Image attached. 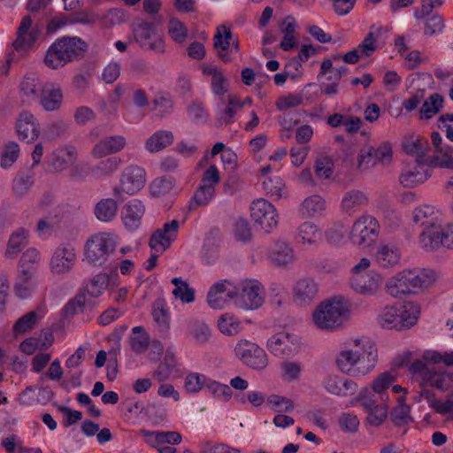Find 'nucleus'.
<instances>
[{"label":"nucleus","instance_id":"62","mask_svg":"<svg viewBox=\"0 0 453 453\" xmlns=\"http://www.w3.org/2000/svg\"><path fill=\"white\" fill-rule=\"evenodd\" d=\"M109 278L104 273H99L94 276L88 283L86 289L88 294L92 297L100 296L107 288Z\"/></svg>","mask_w":453,"mask_h":453},{"label":"nucleus","instance_id":"28","mask_svg":"<svg viewBox=\"0 0 453 453\" xmlns=\"http://www.w3.org/2000/svg\"><path fill=\"white\" fill-rule=\"evenodd\" d=\"M319 286L313 279H300L293 289V298L298 305H308L312 303L318 296Z\"/></svg>","mask_w":453,"mask_h":453},{"label":"nucleus","instance_id":"60","mask_svg":"<svg viewBox=\"0 0 453 453\" xmlns=\"http://www.w3.org/2000/svg\"><path fill=\"white\" fill-rule=\"evenodd\" d=\"M173 188V181L171 178H156L150 184V193L152 196L160 197L168 195Z\"/></svg>","mask_w":453,"mask_h":453},{"label":"nucleus","instance_id":"20","mask_svg":"<svg viewBox=\"0 0 453 453\" xmlns=\"http://www.w3.org/2000/svg\"><path fill=\"white\" fill-rule=\"evenodd\" d=\"M322 384L327 393L339 397L353 395L357 391V384L354 380L337 374L326 376Z\"/></svg>","mask_w":453,"mask_h":453},{"label":"nucleus","instance_id":"31","mask_svg":"<svg viewBox=\"0 0 453 453\" xmlns=\"http://www.w3.org/2000/svg\"><path fill=\"white\" fill-rule=\"evenodd\" d=\"M430 176L429 168L419 162H416L402 173L399 180L403 187L413 188L424 183Z\"/></svg>","mask_w":453,"mask_h":453},{"label":"nucleus","instance_id":"53","mask_svg":"<svg viewBox=\"0 0 453 453\" xmlns=\"http://www.w3.org/2000/svg\"><path fill=\"white\" fill-rule=\"evenodd\" d=\"M42 318V314L32 311L19 319L13 326V331L16 335L22 334L34 328L36 322Z\"/></svg>","mask_w":453,"mask_h":453},{"label":"nucleus","instance_id":"42","mask_svg":"<svg viewBox=\"0 0 453 453\" xmlns=\"http://www.w3.org/2000/svg\"><path fill=\"white\" fill-rule=\"evenodd\" d=\"M19 88L24 96L37 98L42 88L39 75L33 72L27 73L20 82Z\"/></svg>","mask_w":453,"mask_h":453},{"label":"nucleus","instance_id":"50","mask_svg":"<svg viewBox=\"0 0 453 453\" xmlns=\"http://www.w3.org/2000/svg\"><path fill=\"white\" fill-rule=\"evenodd\" d=\"M218 327L223 334L228 336L236 335L242 331L240 319L232 313L221 315L218 320Z\"/></svg>","mask_w":453,"mask_h":453},{"label":"nucleus","instance_id":"33","mask_svg":"<svg viewBox=\"0 0 453 453\" xmlns=\"http://www.w3.org/2000/svg\"><path fill=\"white\" fill-rule=\"evenodd\" d=\"M440 216V211L429 204L420 205L413 211V220L424 226L423 230H426L432 226H438Z\"/></svg>","mask_w":453,"mask_h":453},{"label":"nucleus","instance_id":"21","mask_svg":"<svg viewBox=\"0 0 453 453\" xmlns=\"http://www.w3.org/2000/svg\"><path fill=\"white\" fill-rule=\"evenodd\" d=\"M235 295L234 285L226 280H220L212 285L207 295V303L213 309H223L227 300H233Z\"/></svg>","mask_w":453,"mask_h":453},{"label":"nucleus","instance_id":"16","mask_svg":"<svg viewBox=\"0 0 453 453\" xmlns=\"http://www.w3.org/2000/svg\"><path fill=\"white\" fill-rule=\"evenodd\" d=\"M76 261L77 255L74 247L68 243H63L54 250L49 268L53 275L64 276L72 272Z\"/></svg>","mask_w":453,"mask_h":453},{"label":"nucleus","instance_id":"46","mask_svg":"<svg viewBox=\"0 0 453 453\" xmlns=\"http://www.w3.org/2000/svg\"><path fill=\"white\" fill-rule=\"evenodd\" d=\"M443 102L444 99L440 94H432L421 105L419 118L421 119H432L442 109Z\"/></svg>","mask_w":453,"mask_h":453},{"label":"nucleus","instance_id":"18","mask_svg":"<svg viewBox=\"0 0 453 453\" xmlns=\"http://www.w3.org/2000/svg\"><path fill=\"white\" fill-rule=\"evenodd\" d=\"M214 47L218 51L219 58L226 62H232L234 56L240 51L238 40H233L230 27L221 25L217 28L214 35Z\"/></svg>","mask_w":453,"mask_h":453},{"label":"nucleus","instance_id":"48","mask_svg":"<svg viewBox=\"0 0 453 453\" xmlns=\"http://www.w3.org/2000/svg\"><path fill=\"white\" fill-rule=\"evenodd\" d=\"M171 282L174 285L172 293L182 303H190L195 300V290L180 277L173 278Z\"/></svg>","mask_w":453,"mask_h":453},{"label":"nucleus","instance_id":"40","mask_svg":"<svg viewBox=\"0 0 453 453\" xmlns=\"http://www.w3.org/2000/svg\"><path fill=\"white\" fill-rule=\"evenodd\" d=\"M28 230L20 227L14 231L10 238L7 244V249L5 251V255L8 257H14L17 254H19L21 250L27 245L28 243Z\"/></svg>","mask_w":453,"mask_h":453},{"label":"nucleus","instance_id":"52","mask_svg":"<svg viewBox=\"0 0 453 453\" xmlns=\"http://www.w3.org/2000/svg\"><path fill=\"white\" fill-rule=\"evenodd\" d=\"M367 412L366 423L373 427L382 425L388 418V403H381L374 405L371 409H364Z\"/></svg>","mask_w":453,"mask_h":453},{"label":"nucleus","instance_id":"3","mask_svg":"<svg viewBox=\"0 0 453 453\" xmlns=\"http://www.w3.org/2000/svg\"><path fill=\"white\" fill-rule=\"evenodd\" d=\"M350 313L349 301L334 296L321 302L312 313L314 325L321 330L334 331L343 326Z\"/></svg>","mask_w":453,"mask_h":453},{"label":"nucleus","instance_id":"47","mask_svg":"<svg viewBox=\"0 0 453 453\" xmlns=\"http://www.w3.org/2000/svg\"><path fill=\"white\" fill-rule=\"evenodd\" d=\"M150 336L143 326H134L129 337V344L134 352L136 354L143 353L150 346Z\"/></svg>","mask_w":453,"mask_h":453},{"label":"nucleus","instance_id":"32","mask_svg":"<svg viewBox=\"0 0 453 453\" xmlns=\"http://www.w3.org/2000/svg\"><path fill=\"white\" fill-rule=\"evenodd\" d=\"M326 209V202L319 195L306 197L300 204L299 211L304 218L322 216Z\"/></svg>","mask_w":453,"mask_h":453},{"label":"nucleus","instance_id":"10","mask_svg":"<svg viewBox=\"0 0 453 453\" xmlns=\"http://www.w3.org/2000/svg\"><path fill=\"white\" fill-rule=\"evenodd\" d=\"M146 183V170L136 164H130L121 171L119 182L113 187L112 193L116 197H121L123 195L134 196L140 192Z\"/></svg>","mask_w":453,"mask_h":453},{"label":"nucleus","instance_id":"14","mask_svg":"<svg viewBox=\"0 0 453 453\" xmlns=\"http://www.w3.org/2000/svg\"><path fill=\"white\" fill-rule=\"evenodd\" d=\"M132 31L134 41L141 48L159 54L165 52V41L151 23L137 20L133 23Z\"/></svg>","mask_w":453,"mask_h":453},{"label":"nucleus","instance_id":"45","mask_svg":"<svg viewBox=\"0 0 453 453\" xmlns=\"http://www.w3.org/2000/svg\"><path fill=\"white\" fill-rule=\"evenodd\" d=\"M419 396L429 400L430 407L437 413L441 415L449 414L451 419H453V395L448 397L446 401L442 402L440 399L434 398V394L431 391L423 389L420 392Z\"/></svg>","mask_w":453,"mask_h":453},{"label":"nucleus","instance_id":"63","mask_svg":"<svg viewBox=\"0 0 453 453\" xmlns=\"http://www.w3.org/2000/svg\"><path fill=\"white\" fill-rule=\"evenodd\" d=\"M34 184V176L29 173H19L12 183L13 193L17 196L27 194Z\"/></svg>","mask_w":453,"mask_h":453},{"label":"nucleus","instance_id":"36","mask_svg":"<svg viewBox=\"0 0 453 453\" xmlns=\"http://www.w3.org/2000/svg\"><path fill=\"white\" fill-rule=\"evenodd\" d=\"M322 238V233L318 226L311 222H303L297 228L296 234V242L303 246L314 245Z\"/></svg>","mask_w":453,"mask_h":453},{"label":"nucleus","instance_id":"39","mask_svg":"<svg viewBox=\"0 0 453 453\" xmlns=\"http://www.w3.org/2000/svg\"><path fill=\"white\" fill-rule=\"evenodd\" d=\"M119 205L113 198L101 199L95 206L96 218L102 222L112 221L118 213Z\"/></svg>","mask_w":453,"mask_h":453},{"label":"nucleus","instance_id":"37","mask_svg":"<svg viewBox=\"0 0 453 453\" xmlns=\"http://www.w3.org/2000/svg\"><path fill=\"white\" fill-rule=\"evenodd\" d=\"M203 73L211 76V88L215 95L222 96L227 92L228 81L220 69L212 65L204 66Z\"/></svg>","mask_w":453,"mask_h":453},{"label":"nucleus","instance_id":"12","mask_svg":"<svg viewBox=\"0 0 453 453\" xmlns=\"http://www.w3.org/2000/svg\"><path fill=\"white\" fill-rule=\"evenodd\" d=\"M392 158L393 150L389 142H383L376 148L365 145L360 149L357 156V168L360 171H366L377 165H388Z\"/></svg>","mask_w":453,"mask_h":453},{"label":"nucleus","instance_id":"19","mask_svg":"<svg viewBox=\"0 0 453 453\" xmlns=\"http://www.w3.org/2000/svg\"><path fill=\"white\" fill-rule=\"evenodd\" d=\"M180 229V221L173 219L157 229L150 239V247L157 253H163L176 240Z\"/></svg>","mask_w":453,"mask_h":453},{"label":"nucleus","instance_id":"15","mask_svg":"<svg viewBox=\"0 0 453 453\" xmlns=\"http://www.w3.org/2000/svg\"><path fill=\"white\" fill-rule=\"evenodd\" d=\"M234 354L245 365L263 370L268 365L267 355L257 343L241 339L234 347Z\"/></svg>","mask_w":453,"mask_h":453},{"label":"nucleus","instance_id":"24","mask_svg":"<svg viewBox=\"0 0 453 453\" xmlns=\"http://www.w3.org/2000/svg\"><path fill=\"white\" fill-rule=\"evenodd\" d=\"M38 30L33 27V20L30 16H25L17 31V38L13 42V47L18 51L30 49L38 37Z\"/></svg>","mask_w":453,"mask_h":453},{"label":"nucleus","instance_id":"64","mask_svg":"<svg viewBox=\"0 0 453 453\" xmlns=\"http://www.w3.org/2000/svg\"><path fill=\"white\" fill-rule=\"evenodd\" d=\"M200 449L202 453H241V450L237 448L231 447L224 442L212 441H202Z\"/></svg>","mask_w":453,"mask_h":453},{"label":"nucleus","instance_id":"29","mask_svg":"<svg viewBox=\"0 0 453 453\" xmlns=\"http://www.w3.org/2000/svg\"><path fill=\"white\" fill-rule=\"evenodd\" d=\"M268 259L275 266L285 267L296 260L291 245L283 241H277L268 251Z\"/></svg>","mask_w":453,"mask_h":453},{"label":"nucleus","instance_id":"35","mask_svg":"<svg viewBox=\"0 0 453 453\" xmlns=\"http://www.w3.org/2000/svg\"><path fill=\"white\" fill-rule=\"evenodd\" d=\"M296 22L293 16H287L281 22L280 32L283 38L280 47L284 51H288L297 46V38L296 35Z\"/></svg>","mask_w":453,"mask_h":453},{"label":"nucleus","instance_id":"17","mask_svg":"<svg viewBox=\"0 0 453 453\" xmlns=\"http://www.w3.org/2000/svg\"><path fill=\"white\" fill-rule=\"evenodd\" d=\"M266 348L271 354L282 358L298 353L301 349V342L295 334L280 332L268 339Z\"/></svg>","mask_w":453,"mask_h":453},{"label":"nucleus","instance_id":"11","mask_svg":"<svg viewBox=\"0 0 453 453\" xmlns=\"http://www.w3.org/2000/svg\"><path fill=\"white\" fill-rule=\"evenodd\" d=\"M234 303L243 310H257L265 302V289L257 280L245 279L234 285Z\"/></svg>","mask_w":453,"mask_h":453},{"label":"nucleus","instance_id":"13","mask_svg":"<svg viewBox=\"0 0 453 453\" xmlns=\"http://www.w3.org/2000/svg\"><path fill=\"white\" fill-rule=\"evenodd\" d=\"M250 218L255 226L265 233H272L278 226L279 214L273 203L265 199L255 200L250 205Z\"/></svg>","mask_w":453,"mask_h":453},{"label":"nucleus","instance_id":"58","mask_svg":"<svg viewBox=\"0 0 453 453\" xmlns=\"http://www.w3.org/2000/svg\"><path fill=\"white\" fill-rule=\"evenodd\" d=\"M170 37L179 44L183 43L188 38V28L183 22L176 18L170 19L167 26Z\"/></svg>","mask_w":453,"mask_h":453},{"label":"nucleus","instance_id":"43","mask_svg":"<svg viewBox=\"0 0 453 453\" xmlns=\"http://www.w3.org/2000/svg\"><path fill=\"white\" fill-rule=\"evenodd\" d=\"M403 150L411 156L421 157L429 150V142L427 139L420 135H413L405 138L403 142Z\"/></svg>","mask_w":453,"mask_h":453},{"label":"nucleus","instance_id":"2","mask_svg":"<svg viewBox=\"0 0 453 453\" xmlns=\"http://www.w3.org/2000/svg\"><path fill=\"white\" fill-rule=\"evenodd\" d=\"M435 281L434 273L425 269H404L386 283V290L393 297L418 294Z\"/></svg>","mask_w":453,"mask_h":453},{"label":"nucleus","instance_id":"7","mask_svg":"<svg viewBox=\"0 0 453 453\" xmlns=\"http://www.w3.org/2000/svg\"><path fill=\"white\" fill-rule=\"evenodd\" d=\"M118 236L110 233H99L92 235L86 242L84 260L93 265H101L115 250Z\"/></svg>","mask_w":453,"mask_h":453},{"label":"nucleus","instance_id":"5","mask_svg":"<svg viewBox=\"0 0 453 453\" xmlns=\"http://www.w3.org/2000/svg\"><path fill=\"white\" fill-rule=\"evenodd\" d=\"M87 44L79 37H62L56 40L48 49L44 63L51 69H58L67 63L84 56Z\"/></svg>","mask_w":453,"mask_h":453},{"label":"nucleus","instance_id":"6","mask_svg":"<svg viewBox=\"0 0 453 453\" xmlns=\"http://www.w3.org/2000/svg\"><path fill=\"white\" fill-rule=\"evenodd\" d=\"M419 312L418 306L412 302L388 305L378 314L377 322L384 329L402 331L418 322Z\"/></svg>","mask_w":453,"mask_h":453},{"label":"nucleus","instance_id":"8","mask_svg":"<svg viewBox=\"0 0 453 453\" xmlns=\"http://www.w3.org/2000/svg\"><path fill=\"white\" fill-rule=\"evenodd\" d=\"M418 243L426 252H434L442 248L453 250V222L440 223L422 230Z\"/></svg>","mask_w":453,"mask_h":453},{"label":"nucleus","instance_id":"26","mask_svg":"<svg viewBox=\"0 0 453 453\" xmlns=\"http://www.w3.org/2000/svg\"><path fill=\"white\" fill-rule=\"evenodd\" d=\"M144 212L145 206L141 200L128 201L121 211V219L126 229L131 232L136 230L141 225Z\"/></svg>","mask_w":453,"mask_h":453},{"label":"nucleus","instance_id":"4","mask_svg":"<svg viewBox=\"0 0 453 453\" xmlns=\"http://www.w3.org/2000/svg\"><path fill=\"white\" fill-rule=\"evenodd\" d=\"M410 371L421 388L446 391L453 385V373L442 365L429 362L424 355L411 364Z\"/></svg>","mask_w":453,"mask_h":453},{"label":"nucleus","instance_id":"44","mask_svg":"<svg viewBox=\"0 0 453 453\" xmlns=\"http://www.w3.org/2000/svg\"><path fill=\"white\" fill-rule=\"evenodd\" d=\"M122 160L119 157H110L98 162L93 168L92 173L96 178H108L114 174L120 167Z\"/></svg>","mask_w":453,"mask_h":453},{"label":"nucleus","instance_id":"59","mask_svg":"<svg viewBox=\"0 0 453 453\" xmlns=\"http://www.w3.org/2000/svg\"><path fill=\"white\" fill-rule=\"evenodd\" d=\"M410 410V406L405 403V397L400 396L397 406L391 412V418L395 425L400 426L411 421Z\"/></svg>","mask_w":453,"mask_h":453},{"label":"nucleus","instance_id":"41","mask_svg":"<svg viewBox=\"0 0 453 453\" xmlns=\"http://www.w3.org/2000/svg\"><path fill=\"white\" fill-rule=\"evenodd\" d=\"M395 380V377L389 372L379 374L372 382L371 388L380 395L381 403L389 401L388 389Z\"/></svg>","mask_w":453,"mask_h":453},{"label":"nucleus","instance_id":"38","mask_svg":"<svg viewBox=\"0 0 453 453\" xmlns=\"http://www.w3.org/2000/svg\"><path fill=\"white\" fill-rule=\"evenodd\" d=\"M173 134L168 130H159L151 134L144 143L145 149L150 153L163 150L173 142Z\"/></svg>","mask_w":453,"mask_h":453},{"label":"nucleus","instance_id":"34","mask_svg":"<svg viewBox=\"0 0 453 453\" xmlns=\"http://www.w3.org/2000/svg\"><path fill=\"white\" fill-rule=\"evenodd\" d=\"M400 249L392 243H380L376 252V260L382 267H391L399 263Z\"/></svg>","mask_w":453,"mask_h":453},{"label":"nucleus","instance_id":"27","mask_svg":"<svg viewBox=\"0 0 453 453\" xmlns=\"http://www.w3.org/2000/svg\"><path fill=\"white\" fill-rule=\"evenodd\" d=\"M382 283L381 276L376 273L354 274L351 279V287L364 296H373L380 289Z\"/></svg>","mask_w":453,"mask_h":453},{"label":"nucleus","instance_id":"55","mask_svg":"<svg viewBox=\"0 0 453 453\" xmlns=\"http://www.w3.org/2000/svg\"><path fill=\"white\" fill-rule=\"evenodd\" d=\"M188 334L196 343L204 344L211 337V329L203 321H193L188 326Z\"/></svg>","mask_w":453,"mask_h":453},{"label":"nucleus","instance_id":"22","mask_svg":"<svg viewBox=\"0 0 453 453\" xmlns=\"http://www.w3.org/2000/svg\"><path fill=\"white\" fill-rule=\"evenodd\" d=\"M78 158V150L73 145L57 148L51 154L50 166L54 173H63L73 166Z\"/></svg>","mask_w":453,"mask_h":453},{"label":"nucleus","instance_id":"23","mask_svg":"<svg viewBox=\"0 0 453 453\" xmlns=\"http://www.w3.org/2000/svg\"><path fill=\"white\" fill-rule=\"evenodd\" d=\"M127 145L123 135H109L98 141L91 149L90 154L96 159L120 152Z\"/></svg>","mask_w":453,"mask_h":453},{"label":"nucleus","instance_id":"56","mask_svg":"<svg viewBox=\"0 0 453 453\" xmlns=\"http://www.w3.org/2000/svg\"><path fill=\"white\" fill-rule=\"evenodd\" d=\"M176 360L172 353L167 352L165 356L164 361L158 365L153 377L158 381H165L169 379L175 367Z\"/></svg>","mask_w":453,"mask_h":453},{"label":"nucleus","instance_id":"57","mask_svg":"<svg viewBox=\"0 0 453 453\" xmlns=\"http://www.w3.org/2000/svg\"><path fill=\"white\" fill-rule=\"evenodd\" d=\"M205 388L214 397L226 402L228 401L233 395V392L228 385L220 383L209 377L207 378Z\"/></svg>","mask_w":453,"mask_h":453},{"label":"nucleus","instance_id":"30","mask_svg":"<svg viewBox=\"0 0 453 453\" xmlns=\"http://www.w3.org/2000/svg\"><path fill=\"white\" fill-rule=\"evenodd\" d=\"M369 203L366 193L359 189H350L345 192L341 201V210L348 215H353Z\"/></svg>","mask_w":453,"mask_h":453},{"label":"nucleus","instance_id":"9","mask_svg":"<svg viewBox=\"0 0 453 453\" xmlns=\"http://www.w3.org/2000/svg\"><path fill=\"white\" fill-rule=\"evenodd\" d=\"M380 231V223L374 216L362 214L353 222L349 237L355 246L365 249L376 242Z\"/></svg>","mask_w":453,"mask_h":453},{"label":"nucleus","instance_id":"25","mask_svg":"<svg viewBox=\"0 0 453 453\" xmlns=\"http://www.w3.org/2000/svg\"><path fill=\"white\" fill-rule=\"evenodd\" d=\"M16 132L20 139L31 142L39 137L40 125L32 113L25 111L17 119Z\"/></svg>","mask_w":453,"mask_h":453},{"label":"nucleus","instance_id":"54","mask_svg":"<svg viewBox=\"0 0 453 453\" xmlns=\"http://www.w3.org/2000/svg\"><path fill=\"white\" fill-rule=\"evenodd\" d=\"M33 278L34 275H31L30 273L19 272L14 287L15 294L19 297L27 298L30 296L32 290L35 288Z\"/></svg>","mask_w":453,"mask_h":453},{"label":"nucleus","instance_id":"51","mask_svg":"<svg viewBox=\"0 0 453 453\" xmlns=\"http://www.w3.org/2000/svg\"><path fill=\"white\" fill-rule=\"evenodd\" d=\"M63 100L62 90L59 88H52L44 91L41 96V104L47 111H57L60 108Z\"/></svg>","mask_w":453,"mask_h":453},{"label":"nucleus","instance_id":"1","mask_svg":"<svg viewBox=\"0 0 453 453\" xmlns=\"http://www.w3.org/2000/svg\"><path fill=\"white\" fill-rule=\"evenodd\" d=\"M378 351L374 342L365 336L347 341L335 357V365L343 374L365 377L376 366Z\"/></svg>","mask_w":453,"mask_h":453},{"label":"nucleus","instance_id":"61","mask_svg":"<svg viewBox=\"0 0 453 453\" xmlns=\"http://www.w3.org/2000/svg\"><path fill=\"white\" fill-rule=\"evenodd\" d=\"M433 162L437 166L453 169V147L450 145L440 147L434 152Z\"/></svg>","mask_w":453,"mask_h":453},{"label":"nucleus","instance_id":"49","mask_svg":"<svg viewBox=\"0 0 453 453\" xmlns=\"http://www.w3.org/2000/svg\"><path fill=\"white\" fill-rule=\"evenodd\" d=\"M41 261V253L35 248L27 249L21 256L19 266L21 273H30L31 275L35 274L38 265Z\"/></svg>","mask_w":453,"mask_h":453}]
</instances>
